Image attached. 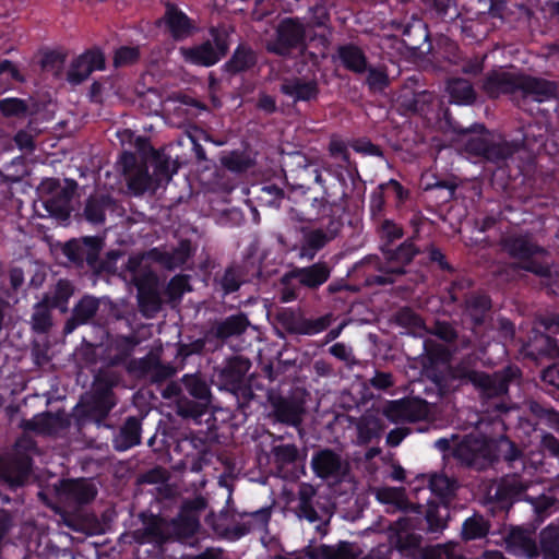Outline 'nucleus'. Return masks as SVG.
I'll return each mask as SVG.
<instances>
[{"label": "nucleus", "mask_w": 559, "mask_h": 559, "mask_svg": "<svg viewBox=\"0 0 559 559\" xmlns=\"http://www.w3.org/2000/svg\"><path fill=\"white\" fill-rule=\"evenodd\" d=\"M37 453L36 442L28 435L20 437L10 453L0 454V480L11 490L24 487L32 472V456Z\"/></svg>", "instance_id": "nucleus-1"}, {"label": "nucleus", "mask_w": 559, "mask_h": 559, "mask_svg": "<svg viewBox=\"0 0 559 559\" xmlns=\"http://www.w3.org/2000/svg\"><path fill=\"white\" fill-rule=\"evenodd\" d=\"M310 467L314 476L329 487L350 483L354 478L349 456L342 449H317L312 453Z\"/></svg>", "instance_id": "nucleus-2"}, {"label": "nucleus", "mask_w": 559, "mask_h": 559, "mask_svg": "<svg viewBox=\"0 0 559 559\" xmlns=\"http://www.w3.org/2000/svg\"><path fill=\"white\" fill-rule=\"evenodd\" d=\"M139 344V337L134 334H131L117 335L115 337L108 338L105 343L91 345L90 348L93 358L90 359V362H103L104 367L102 369L112 370L111 368L120 366L127 369V365L129 364L130 358Z\"/></svg>", "instance_id": "nucleus-3"}, {"label": "nucleus", "mask_w": 559, "mask_h": 559, "mask_svg": "<svg viewBox=\"0 0 559 559\" xmlns=\"http://www.w3.org/2000/svg\"><path fill=\"white\" fill-rule=\"evenodd\" d=\"M501 247L511 258L519 261L514 264V267L532 272L542 277L549 275L548 265L533 259L536 255L546 254V250L527 237L513 236L504 238L501 241Z\"/></svg>", "instance_id": "nucleus-4"}, {"label": "nucleus", "mask_w": 559, "mask_h": 559, "mask_svg": "<svg viewBox=\"0 0 559 559\" xmlns=\"http://www.w3.org/2000/svg\"><path fill=\"white\" fill-rule=\"evenodd\" d=\"M318 493L316 486L309 483H301L297 492V507L296 515L302 520H307L310 524L314 525L316 530L321 533H326L332 512L325 504L314 503V498Z\"/></svg>", "instance_id": "nucleus-5"}, {"label": "nucleus", "mask_w": 559, "mask_h": 559, "mask_svg": "<svg viewBox=\"0 0 559 559\" xmlns=\"http://www.w3.org/2000/svg\"><path fill=\"white\" fill-rule=\"evenodd\" d=\"M306 25L297 17H285L275 28V38L265 44L269 52L287 57L293 49L305 44Z\"/></svg>", "instance_id": "nucleus-6"}, {"label": "nucleus", "mask_w": 559, "mask_h": 559, "mask_svg": "<svg viewBox=\"0 0 559 559\" xmlns=\"http://www.w3.org/2000/svg\"><path fill=\"white\" fill-rule=\"evenodd\" d=\"M211 35L213 41L206 40L193 47H181L180 53L185 61L202 67H211L218 62L228 51V35L214 28L211 29Z\"/></svg>", "instance_id": "nucleus-7"}, {"label": "nucleus", "mask_w": 559, "mask_h": 559, "mask_svg": "<svg viewBox=\"0 0 559 559\" xmlns=\"http://www.w3.org/2000/svg\"><path fill=\"white\" fill-rule=\"evenodd\" d=\"M489 439L468 435L452 449V456L462 465L481 471L490 465Z\"/></svg>", "instance_id": "nucleus-8"}, {"label": "nucleus", "mask_w": 559, "mask_h": 559, "mask_svg": "<svg viewBox=\"0 0 559 559\" xmlns=\"http://www.w3.org/2000/svg\"><path fill=\"white\" fill-rule=\"evenodd\" d=\"M528 483L523 480L519 472L491 480L485 489L488 502L497 503L501 509L509 510L515 500L526 491Z\"/></svg>", "instance_id": "nucleus-9"}, {"label": "nucleus", "mask_w": 559, "mask_h": 559, "mask_svg": "<svg viewBox=\"0 0 559 559\" xmlns=\"http://www.w3.org/2000/svg\"><path fill=\"white\" fill-rule=\"evenodd\" d=\"M381 414L393 424L416 423L429 415L428 403L419 399H401L386 401Z\"/></svg>", "instance_id": "nucleus-10"}, {"label": "nucleus", "mask_w": 559, "mask_h": 559, "mask_svg": "<svg viewBox=\"0 0 559 559\" xmlns=\"http://www.w3.org/2000/svg\"><path fill=\"white\" fill-rule=\"evenodd\" d=\"M206 508L207 500L202 496L185 500L177 518L169 521L171 538L180 539L193 536L200 527V513Z\"/></svg>", "instance_id": "nucleus-11"}, {"label": "nucleus", "mask_w": 559, "mask_h": 559, "mask_svg": "<svg viewBox=\"0 0 559 559\" xmlns=\"http://www.w3.org/2000/svg\"><path fill=\"white\" fill-rule=\"evenodd\" d=\"M501 546L508 554L525 559H537L539 557L538 544L534 533L522 526L510 525L501 532Z\"/></svg>", "instance_id": "nucleus-12"}, {"label": "nucleus", "mask_w": 559, "mask_h": 559, "mask_svg": "<svg viewBox=\"0 0 559 559\" xmlns=\"http://www.w3.org/2000/svg\"><path fill=\"white\" fill-rule=\"evenodd\" d=\"M521 370L515 366H508L493 374L479 371L473 385L484 397H498L508 393L509 384L518 380Z\"/></svg>", "instance_id": "nucleus-13"}, {"label": "nucleus", "mask_w": 559, "mask_h": 559, "mask_svg": "<svg viewBox=\"0 0 559 559\" xmlns=\"http://www.w3.org/2000/svg\"><path fill=\"white\" fill-rule=\"evenodd\" d=\"M97 487L91 479H64L58 487L60 501L73 509L91 503L97 496Z\"/></svg>", "instance_id": "nucleus-14"}, {"label": "nucleus", "mask_w": 559, "mask_h": 559, "mask_svg": "<svg viewBox=\"0 0 559 559\" xmlns=\"http://www.w3.org/2000/svg\"><path fill=\"white\" fill-rule=\"evenodd\" d=\"M156 24L164 25L168 35L176 41L185 40L198 31L197 22L170 2L165 3V13Z\"/></svg>", "instance_id": "nucleus-15"}, {"label": "nucleus", "mask_w": 559, "mask_h": 559, "mask_svg": "<svg viewBox=\"0 0 559 559\" xmlns=\"http://www.w3.org/2000/svg\"><path fill=\"white\" fill-rule=\"evenodd\" d=\"M117 169L135 194H141L150 188L151 177L147 167L144 163L138 162L133 153L124 152L117 163Z\"/></svg>", "instance_id": "nucleus-16"}, {"label": "nucleus", "mask_w": 559, "mask_h": 559, "mask_svg": "<svg viewBox=\"0 0 559 559\" xmlns=\"http://www.w3.org/2000/svg\"><path fill=\"white\" fill-rule=\"evenodd\" d=\"M250 325L251 322L248 316L243 312H238L211 322V325L206 331V337L225 343L230 338H238L242 336Z\"/></svg>", "instance_id": "nucleus-17"}, {"label": "nucleus", "mask_w": 559, "mask_h": 559, "mask_svg": "<svg viewBox=\"0 0 559 559\" xmlns=\"http://www.w3.org/2000/svg\"><path fill=\"white\" fill-rule=\"evenodd\" d=\"M103 240L98 237H84L82 240H71L63 247L64 255L78 266L84 262L92 270L103 249Z\"/></svg>", "instance_id": "nucleus-18"}, {"label": "nucleus", "mask_w": 559, "mask_h": 559, "mask_svg": "<svg viewBox=\"0 0 559 559\" xmlns=\"http://www.w3.org/2000/svg\"><path fill=\"white\" fill-rule=\"evenodd\" d=\"M490 464L496 461H503L509 468L516 472H523L526 468V459L521 449L511 441L507 436L502 435L496 439H489Z\"/></svg>", "instance_id": "nucleus-19"}, {"label": "nucleus", "mask_w": 559, "mask_h": 559, "mask_svg": "<svg viewBox=\"0 0 559 559\" xmlns=\"http://www.w3.org/2000/svg\"><path fill=\"white\" fill-rule=\"evenodd\" d=\"M148 251L129 257L124 266V277L136 288L158 284V276L151 266Z\"/></svg>", "instance_id": "nucleus-20"}, {"label": "nucleus", "mask_w": 559, "mask_h": 559, "mask_svg": "<svg viewBox=\"0 0 559 559\" xmlns=\"http://www.w3.org/2000/svg\"><path fill=\"white\" fill-rule=\"evenodd\" d=\"M105 68V56L99 49H91L72 60L67 79L72 84L85 81L94 70Z\"/></svg>", "instance_id": "nucleus-21"}, {"label": "nucleus", "mask_w": 559, "mask_h": 559, "mask_svg": "<svg viewBox=\"0 0 559 559\" xmlns=\"http://www.w3.org/2000/svg\"><path fill=\"white\" fill-rule=\"evenodd\" d=\"M557 94V85L554 82L532 78L526 75H518L516 98L523 100L531 98L535 102L543 103L555 97Z\"/></svg>", "instance_id": "nucleus-22"}, {"label": "nucleus", "mask_w": 559, "mask_h": 559, "mask_svg": "<svg viewBox=\"0 0 559 559\" xmlns=\"http://www.w3.org/2000/svg\"><path fill=\"white\" fill-rule=\"evenodd\" d=\"M103 301L104 298L84 295L74 305L71 317L64 323L63 333L70 334L80 325L93 323Z\"/></svg>", "instance_id": "nucleus-23"}, {"label": "nucleus", "mask_w": 559, "mask_h": 559, "mask_svg": "<svg viewBox=\"0 0 559 559\" xmlns=\"http://www.w3.org/2000/svg\"><path fill=\"white\" fill-rule=\"evenodd\" d=\"M69 415L60 409L56 413L47 412L24 420L21 427L25 431H36L43 435H56L70 426Z\"/></svg>", "instance_id": "nucleus-24"}, {"label": "nucleus", "mask_w": 559, "mask_h": 559, "mask_svg": "<svg viewBox=\"0 0 559 559\" xmlns=\"http://www.w3.org/2000/svg\"><path fill=\"white\" fill-rule=\"evenodd\" d=\"M280 91L282 94L292 98L294 103L313 102L317 100L320 94L317 80L300 76L284 78L281 82Z\"/></svg>", "instance_id": "nucleus-25"}, {"label": "nucleus", "mask_w": 559, "mask_h": 559, "mask_svg": "<svg viewBox=\"0 0 559 559\" xmlns=\"http://www.w3.org/2000/svg\"><path fill=\"white\" fill-rule=\"evenodd\" d=\"M468 146L472 152L484 156L488 162L495 164L503 163L520 150V144L516 142L501 141L489 143L481 139L471 141Z\"/></svg>", "instance_id": "nucleus-26"}, {"label": "nucleus", "mask_w": 559, "mask_h": 559, "mask_svg": "<svg viewBox=\"0 0 559 559\" xmlns=\"http://www.w3.org/2000/svg\"><path fill=\"white\" fill-rule=\"evenodd\" d=\"M333 191H325V195L318 199L314 198L310 204V213L314 219L328 215L331 212L333 215L341 214L346 209V193L343 183H336L332 187Z\"/></svg>", "instance_id": "nucleus-27"}, {"label": "nucleus", "mask_w": 559, "mask_h": 559, "mask_svg": "<svg viewBox=\"0 0 559 559\" xmlns=\"http://www.w3.org/2000/svg\"><path fill=\"white\" fill-rule=\"evenodd\" d=\"M450 357V350L444 345L433 340H426L424 342V370L426 376L437 385H442L445 382V377L437 372L436 366L438 364H448Z\"/></svg>", "instance_id": "nucleus-28"}, {"label": "nucleus", "mask_w": 559, "mask_h": 559, "mask_svg": "<svg viewBox=\"0 0 559 559\" xmlns=\"http://www.w3.org/2000/svg\"><path fill=\"white\" fill-rule=\"evenodd\" d=\"M250 367V360L243 356L228 358L224 367L216 369L221 388L228 391L237 390Z\"/></svg>", "instance_id": "nucleus-29"}, {"label": "nucleus", "mask_w": 559, "mask_h": 559, "mask_svg": "<svg viewBox=\"0 0 559 559\" xmlns=\"http://www.w3.org/2000/svg\"><path fill=\"white\" fill-rule=\"evenodd\" d=\"M51 185L55 186V189L51 191V195L45 200V207L50 215L59 219H67L70 216V203L76 188V182L68 181L64 187H60L57 182Z\"/></svg>", "instance_id": "nucleus-30"}, {"label": "nucleus", "mask_w": 559, "mask_h": 559, "mask_svg": "<svg viewBox=\"0 0 559 559\" xmlns=\"http://www.w3.org/2000/svg\"><path fill=\"white\" fill-rule=\"evenodd\" d=\"M148 254L154 262L160 264L164 269L174 271L187 263L193 254V248L190 240L183 239L171 251L153 248L148 251Z\"/></svg>", "instance_id": "nucleus-31"}, {"label": "nucleus", "mask_w": 559, "mask_h": 559, "mask_svg": "<svg viewBox=\"0 0 559 559\" xmlns=\"http://www.w3.org/2000/svg\"><path fill=\"white\" fill-rule=\"evenodd\" d=\"M332 266L325 261H319L306 267L290 270V277H296L300 286L316 290L328 282Z\"/></svg>", "instance_id": "nucleus-32"}, {"label": "nucleus", "mask_w": 559, "mask_h": 559, "mask_svg": "<svg viewBox=\"0 0 559 559\" xmlns=\"http://www.w3.org/2000/svg\"><path fill=\"white\" fill-rule=\"evenodd\" d=\"M273 415L282 424L298 427L305 413L302 403L293 397H274L271 400Z\"/></svg>", "instance_id": "nucleus-33"}, {"label": "nucleus", "mask_w": 559, "mask_h": 559, "mask_svg": "<svg viewBox=\"0 0 559 559\" xmlns=\"http://www.w3.org/2000/svg\"><path fill=\"white\" fill-rule=\"evenodd\" d=\"M134 538L138 543L156 542L164 543L171 538V524L169 521L151 516L144 522V527L134 532Z\"/></svg>", "instance_id": "nucleus-34"}, {"label": "nucleus", "mask_w": 559, "mask_h": 559, "mask_svg": "<svg viewBox=\"0 0 559 559\" xmlns=\"http://www.w3.org/2000/svg\"><path fill=\"white\" fill-rule=\"evenodd\" d=\"M376 498L384 504H391L396 510L412 514H423V506L408 501L403 487H381L376 490Z\"/></svg>", "instance_id": "nucleus-35"}, {"label": "nucleus", "mask_w": 559, "mask_h": 559, "mask_svg": "<svg viewBox=\"0 0 559 559\" xmlns=\"http://www.w3.org/2000/svg\"><path fill=\"white\" fill-rule=\"evenodd\" d=\"M516 87L518 75L508 72H492L483 83V90L490 98H497L501 94H512L516 97Z\"/></svg>", "instance_id": "nucleus-36"}, {"label": "nucleus", "mask_w": 559, "mask_h": 559, "mask_svg": "<svg viewBox=\"0 0 559 559\" xmlns=\"http://www.w3.org/2000/svg\"><path fill=\"white\" fill-rule=\"evenodd\" d=\"M116 405V400L98 396L91 393L86 399L76 407L80 417H86L91 420L102 421Z\"/></svg>", "instance_id": "nucleus-37"}, {"label": "nucleus", "mask_w": 559, "mask_h": 559, "mask_svg": "<svg viewBox=\"0 0 559 559\" xmlns=\"http://www.w3.org/2000/svg\"><path fill=\"white\" fill-rule=\"evenodd\" d=\"M478 358L475 354L462 357L457 362L447 367L445 381H457L460 384H473L479 371L476 370Z\"/></svg>", "instance_id": "nucleus-38"}, {"label": "nucleus", "mask_w": 559, "mask_h": 559, "mask_svg": "<svg viewBox=\"0 0 559 559\" xmlns=\"http://www.w3.org/2000/svg\"><path fill=\"white\" fill-rule=\"evenodd\" d=\"M433 100V94L427 91L404 90L397 97V104L406 112L426 115Z\"/></svg>", "instance_id": "nucleus-39"}, {"label": "nucleus", "mask_w": 559, "mask_h": 559, "mask_svg": "<svg viewBox=\"0 0 559 559\" xmlns=\"http://www.w3.org/2000/svg\"><path fill=\"white\" fill-rule=\"evenodd\" d=\"M115 209L116 202L111 197L94 194L86 200L83 216L92 224H102L105 222L106 212H114Z\"/></svg>", "instance_id": "nucleus-40"}, {"label": "nucleus", "mask_w": 559, "mask_h": 559, "mask_svg": "<svg viewBox=\"0 0 559 559\" xmlns=\"http://www.w3.org/2000/svg\"><path fill=\"white\" fill-rule=\"evenodd\" d=\"M342 66L356 74L367 71L368 61L362 49L354 44L342 45L336 50Z\"/></svg>", "instance_id": "nucleus-41"}, {"label": "nucleus", "mask_w": 559, "mask_h": 559, "mask_svg": "<svg viewBox=\"0 0 559 559\" xmlns=\"http://www.w3.org/2000/svg\"><path fill=\"white\" fill-rule=\"evenodd\" d=\"M141 420L138 417H128L114 439V447L118 451H126L141 442Z\"/></svg>", "instance_id": "nucleus-42"}, {"label": "nucleus", "mask_w": 559, "mask_h": 559, "mask_svg": "<svg viewBox=\"0 0 559 559\" xmlns=\"http://www.w3.org/2000/svg\"><path fill=\"white\" fill-rule=\"evenodd\" d=\"M343 223L340 217L332 218L325 229L318 228L309 231L305 236V241L314 250L322 249L328 242L333 240L340 234Z\"/></svg>", "instance_id": "nucleus-43"}, {"label": "nucleus", "mask_w": 559, "mask_h": 559, "mask_svg": "<svg viewBox=\"0 0 559 559\" xmlns=\"http://www.w3.org/2000/svg\"><path fill=\"white\" fill-rule=\"evenodd\" d=\"M138 289V302L141 313L146 318H153L162 309V298L158 284L143 286Z\"/></svg>", "instance_id": "nucleus-44"}, {"label": "nucleus", "mask_w": 559, "mask_h": 559, "mask_svg": "<svg viewBox=\"0 0 559 559\" xmlns=\"http://www.w3.org/2000/svg\"><path fill=\"white\" fill-rule=\"evenodd\" d=\"M419 252L413 242L405 241L396 249H388L384 251L385 259L389 262H396L400 266L389 269V273L403 275L405 274L404 266L412 262L414 257Z\"/></svg>", "instance_id": "nucleus-45"}, {"label": "nucleus", "mask_w": 559, "mask_h": 559, "mask_svg": "<svg viewBox=\"0 0 559 559\" xmlns=\"http://www.w3.org/2000/svg\"><path fill=\"white\" fill-rule=\"evenodd\" d=\"M449 519L450 510L447 504L429 502L425 511L426 532L429 534L441 533L447 527Z\"/></svg>", "instance_id": "nucleus-46"}, {"label": "nucleus", "mask_w": 559, "mask_h": 559, "mask_svg": "<svg viewBox=\"0 0 559 559\" xmlns=\"http://www.w3.org/2000/svg\"><path fill=\"white\" fill-rule=\"evenodd\" d=\"M121 381V374L110 369H99L93 382L92 392L98 396L116 400L112 389Z\"/></svg>", "instance_id": "nucleus-47"}, {"label": "nucleus", "mask_w": 559, "mask_h": 559, "mask_svg": "<svg viewBox=\"0 0 559 559\" xmlns=\"http://www.w3.org/2000/svg\"><path fill=\"white\" fill-rule=\"evenodd\" d=\"M249 263L250 260L248 259L243 261L242 264H231L225 270L224 275L219 281L221 287L225 294L237 292L240 288L249 273Z\"/></svg>", "instance_id": "nucleus-48"}, {"label": "nucleus", "mask_w": 559, "mask_h": 559, "mask_svg": "<svg viewBox=\"0 0 559 559\" xmlns=\"http://www.w3.org/2000/svg\"><path fill=\"white\" fill-rule=\"evenodd\" d=\"M538 548L544 559H559V526L548 525L539 532Z\"/></svg>", "instance_id": "nucleus-49"}, {"label": "nucleus", "mask_w": 559, "mask_h": 559, "mask_svg": "<svg viewBox=\"0 0 559 559\" xmlns=\"http://www.w3.org/2000/svg\"><path fill=\"white\" fill-rule=\"evenodd\" d=\"M447 91L451 99L461 105H471L476 100V92L472 83L465 79H451L448 81Z\"/></svg>", "instance_id": "nucleus-50"}, {"label": "nucleus", "mask_w": 559, "mask_h": 559, "mask_svg": "<svg viewBox=\"0 0 559 559\" xmlns=\"http://www.w3.org/2000/svg\"><path fill=\"white\" fill-rule=\"evenodd\" d=\"M187 392L202 404H211L212 393L206 380L199 373L185 374L181 379Z\"/></svg>", "instance_id": "nucleus-51"}, {"label": "nucleus", "mask_w": 559, "mask_h": 559, "mask_svg": "<svg viewBox=\"0 0 559 559\" xmlns=\"http://www.w3.org/2000/svg\"><path fill=\"white\" fill-rule=\"evenodd\" d=\"M318 554L323 559H359L361 550L356 544L341 542L335 546H320Z\"/></svg>", "instance_id": "nucleus-52"}, {"label": "nucleus", "mask_w": 559, "mask_h": 559, "mask_svg": "<svg viewBox=\"0 0 559 559\" xmlns=\"http://www.w3.org/2000/svg\"><path fill=\"white\" fill-rule=\"evenodd\" d=\"M74 294V286L69 280L61 278L57 282L51 292L43 297L48 298L51 307L60 308L62 312L67 311V304Z\"/></svg>", "instance_id": "nucleus-53"}, {"label": "nucleus", "mask_w": 559, "mask_h": 559, "mask_svg": "<svg viewBox=\"0 0 559 559\" xmlns=\"http://www.w3.org/2000/svg\"><path fill=\"white\" fill-rule=\"evenodd\" d=\"M402 27V41L412 51H421L426 44L427 33L420 22L415 24L400 25Z\"/></svg>", "instance_id": "nucleus-54"}, {"label": "nucleus", "mask_w": 559, "mask_h": 559, "mask_svg": "<svg viewBox=\"0 0 559 559\" xmlns=\"http://www.w3.org/2000/svg\"><path fill=\"white\" fill-rule=\"evenodd\" d=\"M490 530V523L481 514L475 513L467 518L462 526V538L473 540L486 537Z\"/></svg>", "instance_id": "nucleus-55"}, {"label": "nucleus", "mask_w": 559, "mask_h": 559, "mask_svg": "<svg viewBox=\"0 0 559 559\" xmlns=\"http://www.w3.org/2000/svg\"><path fill=\"white\" fill-rule=\"evenodd\" d=\"M429 487L436 496L443 500H450L455 496L459 483L445 474H433L430 476Z\"/></svg>", "instance_id": "nucleus-56"}, {"label": "nucleus", "mask_w": 559, "mask_h": 559, "mask_svg": "<svg viewBox=\"0 0 559 559\" xmlns=\"http://www.w3.org/2000/svg\"><path fill=\"white\" fill-rule=\"evenodd\" d=\"M52 307L48 302L47 297H43L34 307L32 314V329L37 333H46L52 326V317L50 309Z\"/></svg>", "instance_id": "nucleus-57"}, {"label": "nucleus", "mask_w": 559, "mask_h": 559, "mask_svg": "<svg viewBox=\"0 0 559 559\" xmlns=\"http://www.w3.org/2000/svg\"><path fill=\"white\" fill-rule=\"evenodd\" d=\"M157 360L158 356L153 353H148L142 358H130L126 370L130 376L138 379L150 378Z\"/></svg>", "instance_id": "nucleus-58"}, {"label": "nucleus", "mask_w": 559, "mask_h": 559, "mask_svg": "<svg viewBox=\"0 0 559 559\" xmlns=\"http://www.w3.org/2000/svg\"><path fill=\"white\" fill-rule=\"evenodd\" d=\"M356 427L358 431V442L361 444L369 443L373 438L379 437L381 432L379 419L371 414L361 416Z\"/></svg>", "instance_id": "nucleus-59"}, {"label": "nucleus", "mask_w": 559, "mask_h": 559, "mask_svg": "<svg viewBox=\"0 0 559 559\" xmlns=\"http://www.w3.org/2000/svg\"><path fill=\"white\" fill-rule=\"evenodd\" d=\"M255 62V55L250 48L238 47L225 67L230 73H238L253 67Z\"/></svg>", "instance_id": "nucleus-60"}, {"label": "nucleus", "mask_w": 559, "mask_h": 559, "mask_svg": "<svg viewBox=\"0 0 559 559\" xmlns=\"http://www.w3.org/2000/svg\"><path fill=\"white\" fill-rule=\"evenodd\" d=\"M271 455L274 464L283 469L298 460L299 449L296 444H277L272 447Z\"/></svg>", "instance_id": "nucleus-61"}, {"label": "nucleus", "mask_w": 559, "mask_h": 559, "mask_svg": "<svg viewBox=\"0 0 559 559\" xmlns=\"http://www.w3.org/2000/svg\"><path fill=\"white\" fill-rule=\"evenodd\" d=\"M189 275H175L167 284L165 288V295L167 297V301L169 304H178L180 302L182 295L186 292L192 290L191 285L189 284Z\"/></svg>", "instance_id": "nucleus-62"}, {"label": "nucleus", "mask_w": 559, "mask_h": 559, "mask_svg": "<svg viewBox=\"0 0 559 559\" xmlns=\"http://www.w3.org/2000/svg\"><path fill=\"white\" fill-rule=\"evenodd\" d=\"M465 307L475 324H480L485 312L490 308V300L484 295H471L465 299Z\"/></svg>", "instance_id": "nucleus-63"}, {"label": "nucleus", "mask_w": 559, "mask_h": 559, "mask_svg": "<svg viewBox=\"0 0 559 559\" xmlns=\"http://www.w3.org/2000/svg\"><path fill=\"white\" fill-rule=\"evenodd\" d=\"M392 542L401 552L413 554L421 544V536L415 532L392 533Z\"/></svg>", "instance_id": "nucleus-64"}]
</instances>
